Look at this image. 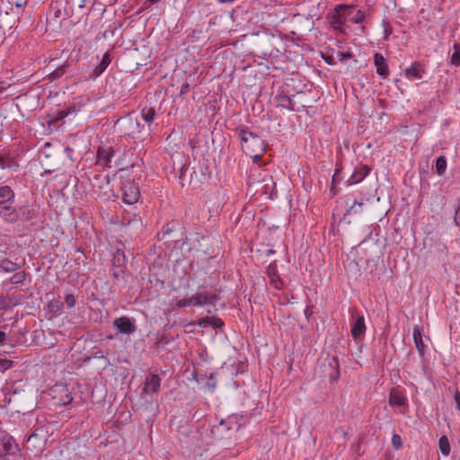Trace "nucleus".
<instances>
[{"label": "nucleus", "mask_w": 460, "mask_h": 460, "mask_svg": "<svg viewBox=\"0 0 460 460\" xmlns=\"http://www.w3.org/2000/svg\"><path fill=\"white\" fill-rule=\"evenodd\" d=\"M236 132L240 137L243 153L252 158L254 162H259L266 150L265 142L258 135L246 129H237Z\"/></svg>", "instance_id": "obj_1"}, {"label": "nucleus", "mask_w": 460, "mask_h": 460, "mask_svg": "<svg viewBox=\"0 0 460 460\" xmlns=\"http://www.w3.org/2000/svg\"><path fill=\"white\" fill-rule=\"evenodd\" d=\"M18 446L13 437L0 425V460H14Z\"/></svg>", "instance_id": "obj_2"}, {"label": "nucleus", "mask_w": 460, "mask_h": 460, "mask_svg": "<svg viewBox=\"0 0 460 460\" xmlns=\"http://www.w3.org/2000/svg\"><path fill=\"white\" fill-rule=\"evenodd\" d=\"M183 236L184 233L177 223L167 224L157 234L158 240L164 241L165 243H178L183 240Z\"/></svg>", "instance_id": "obj_3"}, {"label": "nucleus", "mask_w": 460, "mask_h": 460, "mask_svg": "<svg viewBox=\"0 0 460 460\" xmlns=\"http://www.w3.org/2000/svg\"><path fill=\"white\" fill-rule=\"evenodd\" d=\"M240 427L241 425L237 422V416L232 415L227 419L221 420L217 426H215L212 429V432L216 437L226 438H228L226 434L228 431H237Z\"/></svg>", "instance_id": "obj_4"}, {"label": "nucleus", "mask_w": 460, "mask_h": 460, "mask_svg": "<svg viewBox=\"0 0 460 460\" xmlns=\"http://www.w3.org/2000/svg\"><path fill=\"white\" fill-rule=\"evenodd\" d=\"M122 200L124 203L133 205L137 203L140 197V191L137 185L128 181L123 182L122 187Z\"/></svg>", "instance_id": "obj_5"}, {"label": "nucleus", "mask_w": 460, "mask_h": 460, "mask_svg": "<svg viewBox=\"0 0 460 460\" xmlns=\"http://www.w3.org/2000/svg\"><path fill=\"white\" fill-rule=\"evenodd\" d=\"M116 125L119 126L120 128V131L128 137H134L141 131L139 123L132 118H124L119 119L117 121Z\"/></svg>", "instance_id": "obj_6"}, {"label": "nucleus", "mask_w": 460, "mask_h": 460, "mask_svg": "<svg viewBox=\"0 0 460 460\" xmlns=\"http://www.w3.org/2000/svg\"><path fill=\"white\" fill-rule=\"evenodd\" d=\"M161 378L156 374H151L146 379L142 393L153 395L157 394L160 389Z\"/></svg>", "instance_id": "obj_7"}, {"label": "nucleus", "mask_w": 460, "mask_h": 460, "mask_svg": "<svg viewBox=\"0 0 460 460\" xmlns=\"http://www.w3.org/2000/svg\"><path fill=\"white\" fill-rule=\"evenodd\" d=\"M115 155V150L112 146H99L97 150V162L96 164L101 166H109L111 157Z\"/></svg>", "instance_id": "obj_8"}, {"label": "nucleus", "mask_w": 460, "mask_h": 460, "mask_svg": "<svg viewBox=\"0 0 460 460\" xmlns=\"http://www.w3.org/2000/svg\"><path fill=\"white\" fill-rule=\"evenodd\" d=\"M216 299V295L205 294L202 292H199L197 295L188 298L190 306H198L206 304H212Z\"/></svg>", "instance_id": "obj_9"}, {"label": "nucleus", "mask_w": 460, "mask_h": 460, "mask_svg": "<svg viewBox=\"0 0 460 460\" xmlns=\"http://www.w3.org/2000/svg\"><path fill=\"white\" fill-rule=\"evenodd\" d=\"M0 217L8 223L18 222L17 209L13 207V204L0 207Z\"/></svg>", "instance_id": "obj_10"}, {"label": "nucleus", "mask_w": 460, "mask_h": 460, "mask_svg": "<svg viewBox=\"0 0 460 460\" xmlns=\"http://www.w3.org/2000/svg\"><path fill=\"white\" fill-rule=\"evenodd\" d=\"M114 325L122 333L130 334L136 331V326L128 317H120L116 319Z\"/></svg>", "instance_id": "obj_11"}, {"label": "nucleus", "mask_w": 460, "mask_h": 460, "mask_svg": "<svg viewBox=\"0 0 460 460\" xmlns=\"http://www.w3.org/2000/svg\"><path fill=\"white\" fill-rule=\"evenodd\" d=\"M267 274H268L269 278L270 279V284L275 288L281 289L283 287V282L278 274L277 266H276L275 262L270 263L268 266Z\"/></svg>", "instance_id": "obj_12"}, {"label": "nucleus", "mask_w": 460, "mask_h": 460, "mask_svg": "<svg viewBox=\"0 0 460 460\" xmlns=\"http://www.w3.org/2000/svg\"><path fill=\"white\" fill-rule=\"evenodd\" d=\"M413 341L416 346V349L420 357H423L426 350V346L422 340V332L420 326H415L413 329Z\"/></svg>", "instance_id": "obj_13"}, {"label": "nucleus", "mask_w": 460, "mask_h": 460, "mask_svg": "<svg viewBox=\"0 0 460 460\" xmlns=\"http://www.w3.org/2000/svg\"><path fill=\"white\" fill-rule=\"evenodd\" d=\"M374 62L377 74L380 76L386 78L388 75V66L385 58L381 54L376 53L374 56Z\"/></svg>", "instance_id": "obj_14"}, {"label": "nucleus", "mask_w": 460, "mask_h": 460, "mask_svg": "<svg viewBox=\"0 0 460 460\" xmlns=\"http://www.w3.org/2000/svg\"><path fill=\"white\" fill-rule=\"evenodd\" d=\"M14 202V192L9 186L0 187V207L12 205Z\"/></svg>", "instance_id": "obj_15"}, {"label": "nucleus", "mask_w": 460, "mask_h": 460, "mask_svg": "<svg viewBox=\"0 0 460 460\" xmlns=\"http://www.w3.org/2000/svg\"><path fill=\"white\" fill-rule=\"evenodd\" d=\"M18 221L28 222L36 217V211L29 206L20 207L17 209Z\"/></svg>", "instance_id": "obj_16"}, {"label": "nucleus", "mask_w": 460, "mask_h": 460, "mask_svg": "<svg viewBox=\"0 0 460 460\" xmlns=\"http://www.w3.org/2000/svg\"><path fill=\"white\" fill-rule=\"evenodd\" d=\"M423 72H424V69H423L422 66L418 62H414L413 64H411V66L410 67L405 69L404 74L408 79L411 80V79H420Z\"/></svg>", "instance_id": "obj_17"}, {"label": "nucleus", "mask_w": 460, "mask_h": 460, "mask_svg": "<svg viewBox=\"0 0 460 460\" xmlns=\"http://www.w3.org/2000/svg\"><path fill=\"white\" fill-rule=\"evenodd\" d=\"M366 332L365 319L363 316H358L351 328V334L355 339L364 336Z\"/></svg>", "instance_id": "obj_18"}, {"label": "nucleus", "mask_w": 460, "mask_h": 460, "mask_svg": "<svg viewBox=\"0 0 460 460\" xmlns=\"http://www.w3.org/2000/svg\"><path fill=\"white\" fill-rule=\"evenodd\" d=\"M351 10V8L349 6H347V5H343V4H340L338 6L335 7V12H336V14H334L332 16V20L331 22V24L332 26V28L336 31H342V27H343V22L341 21V16H340V11L341 10Z\"/></svg>", "instance_id": "obj_19"}, {"label": "nucleus", "mask_w": 460, "mask_h": 460, "mask_svg": "<svg viewBox=\"0 0 460 460\" xmlns=\"http://www.w3.org/2000/svg\"><path fill=\"white\" fill-rule=\"evenodd\" d=\"M406 403V398L399 390L393 388L389 394V404L391 406H403Z\"/></svg>", "instance_id": "obj_20"}, {"label": "nucleus", "mask_w": 460, "mask_h": 460, "mask_svg": "<svg viewBox=\"0 0 460 460\" xmlns=\"http://www.w3.org/2000/svg\"><path fill=\"white\" fill-rule=\"evenodd\" d=\"M370 172V168L367 165H363L359 169L356 170L349 179V184H356L360 182Z\"/></svg>", "instance_id": "obj_21"}, {"label": "nucleus", "mask_w": 460, "mask_h": 460, "mask_svg": "<svg viewBox=\"0 0 460 460\" xmlns=\"http://www.w3.org/2000/svg\"><path fill=\"white\" fill-rule=\"evenodd\" d=\"M22 264L23 261H19V263L13 262V261H1L0 271L13 272L21 268Z\"/></svg>", "instance_id": "obj_22"}, {"label": "nucleus", "mask_w": 460, "mask_h": 460, "mask_svg": "<svg viewBox=\"0 0 460 460\" xmlns=\"http://www.w3.org/2000/svg\"><path fill=\"white\" fill-rule=\"evenodd\" d=\"M141 116L146 123L151 124L155 117V108L147 106L144 107L141 111Z\"/></svg>", "instance_id": "obj_23"}, {"label": "nucleus", "mask_w": 460, "mask_h": 460, "mask_svg": "<svg viewBox=\"0 0 460 460\" xmlns=\"http://www.w3.org/2000/svg\"><path fill=\"white\" fill-rule=\"evenodd\" d=\"M438 446H439V449H440L441 453L445 456H449L451 447H450V444H449V441H448V438L447 436L440 437L439 441H438Z\"/></svg>", "instance_id": "obj_24"}, {"label": "nucleus", "mask_w": 460, "mask_h": 460, "mask_svg": "<svg viewBox=\"0 0 460 460\" xmlns=\"http://www.w3.org/2000/svg\"><path fill=\"white\" fill-rule=\"evenodd\" d=\"M110 63H111L110 54L105 53L104 56L102 57V59L100 65L96 67V69L98 70L96 75H101L107 68V66L110 65Z\"/></svg>", "instance_id": "obj_25"}, {"label": "nucleus", "mask_w": 460, "mask_h": 460, "mask_svg": "<svg viewBox=\"0 0 460 460\" xmlns=\"http://www.w3.org/2000/svg\"><path fill=\"white\" fill-rule=\"evenodd\" d=\"M447 169V160L444 156H439L436 162V172L438 175H443Z\"/></svg>", "instance_id": "obj_26"}, {"label": "nucleus", "mask_w": 460, "mask_h": 460, "mask_svg": "<svg viewBox=\"0 0 460 460\" xmlns=\"http://www.w3.org/2000/svg\"><path fill=\"white\" fill-rule=\"evenodd\" d=\"M455 51L451 56V63L455 66L460 65V48L457 45L454 46Z\"/></svg>", "instance_id": "obj_27"}, {"label": "nucleus", "mask_w": 460, "mask_h": 460, "mask_svg": "<svg viewBox=\"0 0 460 460\" xmlns=\"http://www.w3.org/2000/svg\"><path fill=\"white\" fill-rule=\"evenodd\" d=\"M279 104L280 106L288 108L289 110H294V106H293L291 100L287 96L279 97Z\"/></svg>", "instance_id": "obj_28"}, {"label": "nucleus", "mask_w": 460, "mask_h": 460, "mask_svg": "<svg viewBox=\"0 0 460 460\" xmlns=\"http://www.w3.org/2000/svg\"><path fill=\"white\" fill-rule=\"evenodd\" d=\"M365 19V13L361 10L356 11L355 14L350 17V21L353 23H360Z\"/></svg>", "instance_id": "obj_29"}, {"label": "nucleus", "mask_w": 460, "mask_h": 460, "mask_svg": "<svg viewBox=\"0 0 460 460\" xmlns=\"http://www.w3.org/2000/svg\"><path fill=\"white\" fill-rule=\"evenodd\" d=\"M25 279V273L24 271H19L15 273L11 279L10 281L12 283H22Z\"/></svg>", "instance_id": "obj_30"}, {"label": "nucleus", "mask_w": 460, "mask_h": 460, "mask_svg": "<svg viewBox=\"0 0 460 460\" xmlns=\"http://www.w3.org/2000/svg\"><path fill=\"white\" fill-rule=\"evenodd\" d=\"M63 304L60 300H52L49 304V307L51 311H58L62 307Z\"/></svg>", "instance_id": "obj_31"}, {"label": "nucleus", "mask_w": 460, "mask_h": 460, "mask_svg": "<svg viewBox=\"0 0 460 460\" xmlns=\"http://www.w3.org/2000/svg\"><path fill=\"white\" fill-rule=\"evenodd\" d=\"M392 444L396 449H398L402 447V438L398 434H394L392 437Z\"/></svg>", "instance_id": "obj_32"}, {"label": "nucleus", "mask_w": 460, "mask_h": 460, "mask_svg": "<svg viewBox=\"0 0 460 460\" xmlns=\"http://www.w3.org/2000/svg\"><path fill=\"white\" fill-rule=\"evenodd\" d=\"M65 302L68 308H72L75 305V298L73 295L68 294L65 297Z\"/></svg>", "instance_id": "obj_33"}, {"label": "nucleus", "mask_w": 460, "mask_h": 460, "mask_svg": "<svg viewBox=\"0 0 460 460\" xmlns=\"http://www.w3.org/2000/svg\"><path fill=\"white\" fill-rule=\"evenodd\" d=\"M454 220L455 224L457 226H460V201L458 202L457 208L456 209Z\"/></svg>", "instance_id": "obj_34"}, {"label": "nucleus", "mask_w": 460, "mask_h": 460, "mask_svg": "<svg viewBox=\"0 0 460 460\" xmlns=\"http://www.w3.org/2000/svg\"><path fill=\"white\" fill-rule=\"evenodd\" d=\"M177 306L181 308V307H185V306H190L189 305V300L188 298H184V299H180L179 301H177Z\"/></svg>", "instance_id": "obj_35"}, {"label": "nucleus", "mask_w": 460, "mask_h": 460, "mask_svg": "<svg viewBox=\"0 0 460 460\" xmlns=\"http://www.w3.org/2000/svg\"><path fill=\"white\" fill-rule=\"evenodd\" d=\"M0 366H2L5 369L10 368L12 367V361L6 359H0Z\"/></svg>", "instance_id": "obj_36"}, {"label": "nucleus", "mask_w": 460, "mask_h": 460, "mask_svg": "<svg viewBox=\"0 0 460 460\" xmlns=\"http://www.w3.org/2000/svg\"><path fill=\"white\" fill-rule=\"evenodd\" d=\"M454 399L456 401L457 409L460 411V393H459V391H456L455 393Z\"/></svg>", "instance_id": "obj_37"}, {"label": "nucleus", "mask_w": 460, "mask_h": 460, "mask_svg": "<svg viewBox=\"0 0 460 460\" xmlns=\"http://www.w3.org/2000/svg\"><path fill=\"white\" fill-rule=\"evenodd\" d=\"M91 0H77V5L80 9H84Z\"/></svg>", "instance_id": "obj_38"}, {"label": "nucleus", "mask_w": 460, "mask_h": 460, "mask_svg": "<svg viewBox=\"0 0 460 460\" xmlns=\"http://www.w3.org/2000/svg\"><path fill=\"white\" fill-rule=\"evenodd\" d=\"M120 257H122L123 259H125L126 255L124 254V252L118 249L116 251V252L114 253V259H120Z\"/></svg>", "instance_id": "obj_39"}, {"label": "nucleus", "mask_w": 460, "mask_h": 460, "mask_svg": "<svg viewBox=\"0 0 460 460\" xmlns=\"http://www.w3.org/2000/svg\"><path fill=\"white\" fill-rule=\"evenodd\" d=\"M304 314H305V317L307 319H309V317L313 314V309L311 307L307 306L305 309Z\"/></svg>", "instance_id": "obj_40"}, {"label": "nucleus", "mask_w": 460, "mask_h": 460, "mask_svg": "<svg viewBox=\"0 0 460 460\" xmlns=\"http://www.w3.org/2000/svg\"><path fill=\"white\" fill-rule=\"evenodd\" d=\"M207 385L211 388L214 389L216 386V381L214 380L213 376H211L207 383Z\"/></svg>", "instance_id": "obj_41"}, {"label": "nucleus", "mask_w": 460, "mask_h": 460, "mask_svg": "<svg viewBox=\"0 0 460 460\" xmlns=\"http://www.w3.org/2000/svg\"><path fill=\"white\" fill-rule=\"evenodd\" d=\"M385 38H387L388 35L392 32V30L389 28L388 23H385Z\"/></svg>", "instance_id": "obj_42"}, {"label": "nucleus", "mask_w": 460, "mask_h": 460, "mask_svg": "<svg viewBox=\"0 0 460 460\" xmlns=\"http://www.w3.org/2000/svg\"><path fill=\"white\" fill-rule=\"evenodd\" d=\"M5 338H6V334L4 332H1L0 331V343H4V341H5Z\"/></svg>", "instance_id": "obj_43"}, {"label": "nucleus", "mask_w": 460, "mask_h": 460, "mask_svg": "<svg viewBox=\"0 0 460 460\" xmlns=\"http://www.w3.org/2000/svg\"><path fill=\"white\" fill-rule=\"evenodd\" d=\"M7 165L4 164L3 159H0V168H5Z\"/></svg>", "instance_id": "obj_44"}, {"label": "nucleus", "mask_w": 460, "mask_h": 460, "mask_svg": "<svg viewBox=\"0 0 460 460\" xmlns=\"http://www.w3.org/2000/svg\"><path fill=\"white\" fill-rule=\"evenodd\" d=\"M150 3L152 4H155V3H158L160 2L161 0H148Z\"/></svg>", "instance_id": "obj_45"}, {"label": "nucleus", "mask_w": 460, "mask_h": 460, "mask_svg": "<svg viewBox=\"0 0 460 460\" xmlns=\"http://www.w3.org/2000/svg\"><path fill=\"white\" fill-rule=\"evenodd\" d=\"M218 1L221 3H227V2H232L233 0H218Z\"/></svg>", "instance_id": "obj_46"}, {"label": "nucleus", "mask_w": 460, "mask_h": 460, "mask_svg": "<svg viewBox=\"0 0 460 460\" xmlns=\"http://www.w3.org/2000/svg\"><path fill=\"white\" fill-rule=\"evenodd\" d=\"M331 58H325L326 62L329 63V64H332L331 61H330Z\"/></svg>", "instance_id": "obj_47"}, {"label": "nucleus", "mask_w": 460, "mask_h": 460, "mask_svg": "<svg viewBox=\"0 0 460 460\" xmlns=\"http://www.w3.org/2000/svg\"><path fill=\"white\" fill-rule=\"evenodd\" d=\"M272 252H273V251H272L271 249H269V250H268V253H267V254L269 255V254H270V253H272Z\"/></svg>", "instance_id": "obj_48"}, {"label": "nucleus", "mask_w": 460, "mask_h": 460, "mask_svg": "<svg viewBox=\"0 0 460 460\" xmlns=\"http://www.w3.org/2000/svg\"><path fill=\"white\" fill-rule=\"evenodd\" d=\"M188 86H189V84H184V86H183V90H186V89L188 88Z\"/></svg>", "instance_id": "obj_49"}, {"label": "nucleus", "mask_w": 460, "mask_h": 460, "mask_svg": "<svg viewBox=\"0 0 460 460\" xmlns=\"http://www.w3.org/2000/svg\"><path fill=\"white\" fill-rule=\"evenodd\" d=\"M2 92V89L0 88V93Z\"/></svg>", "instance_id": "obj_50"}]
</instances>
